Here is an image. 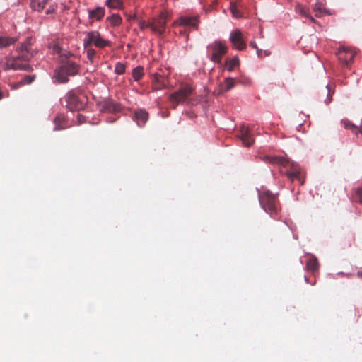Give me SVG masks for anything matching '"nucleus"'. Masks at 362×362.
I'll return each instance as SVG.
<instances>
[{
  "label": "nucleus",
  "instance_id": "27",
  "mask_svg": "<svg viewBox=\"0 0 362 362\" xmlns=\"http://www.w3.org/2000/svg\"><path fill=\"white\" fill-rule=\"evenodd\" d=\"M143 76H144V69L142 66H139L133 69L132 76H133L134 81H139L140 79H141Z\"/></svg>",
  "mask_w": 362,
  "mask_h": 362
},
{
  "label": "nucleus",
  "instance_id": "8",
  "mask_svg": "<svg viewBox=\"0 0 362 362\" xmlns=\"http://www.w3.org/2000/svg\"><path fill=\"white\" fill-rule=\"evenodd\" d=\"M168 20V15L165 13H161L158 17L152 18L151 21V30L161 35L165 30V25Z\"/></svg>",
  "mask_w": 362,
  "mask_h": 362
},
{
  "label": "nucleus",
  "instance_id": "1",
  "mask_svg": "<svg viewBox=\"0 0 362 362\" xmlns=\"http://www.w3.org/2000/svg\"><path fill=\"white\" fill-rule=\"evenodd\" d=\"M33 39L30 37L17 48V56L8 57L6 59V69L13 70L32 71V67L28 62L36 54L37 50L33 48Z\"/></svg>",
  "mask_w": 362,
  "mask_h": 362
},
{
  "label": "nucleus",
  "instance_id": "11",
  "mask_svg": "<svg viewBox=\"0 0 362 362\" xmlns=\"http://www.w3.org/2000/svg\"><path fill=\"white\" fill-rule=\"evenodd\" d=\"M286 168H288L286 175L289 179L292 181L297 180L301 185L303 184V171L298 165L289 161V164Z\"/></svg>",
  "mask_w": 362,
  "mask_h": 362
},
{
  "label": "nucleus",
  "instance_id": "30",
  "mask_svg": "<svg viewBox=\"0 0 362 362\" xmlns=\"http://www.w3.org/2000/svg\"><path fill=\"white\" fill-rule=\"evenodd\" d=\"M106 5L111 8H120L122 6L121 0H107Z\"/></svg>",
  "mask_w": 362,
  "mask_h": 362
},
{
  "label": "nucleus",
  "instance_id": "41",
  "mask_svg": "<svg viewBox=\"0 0 362 362\" xmlns=\"http://www.w3.org/2000/svg\"><path fill=\"white\" fill-rule=\"evenodd\" d=\"M256 50H257V55H258L259 57H261L262 49H260L257 48V49H256Z\"/></svg>",
  "mask_w": 362,
  "mask_h": 362
},
{
  "label": "nucleus",
  "instance_id": "28",
  "mask_svg": "<svg viewBox=\"0 0 362 362\" xmlns=\"http://www.w3.org/2000/svg\"><path fill=\"white\" fill-rule=\"evenodd\" d=\"M34 78L35 77L32 76H26L19 82L15 83L13 86L14 88H18L21 86L30 84L33 81Z\"/></svg>",
  "mask_w": 362,
  "mask_h": 362
},
{
  "label": "nucleus",
  "instance_id": "40",
  "mask_svg": "<svg viewBox=\"0 0 362 362\" xmlns=\"http://www.w3.org/2000/svg\"><path fill=\"white\" fill-rule=\"evenodd\" d=\"M250 45L253 49H257V48H258V47H257V44H256V42H255V41H251V42H250Z\"/></svg>",
  "mask_w": 362,
  "mask_h": 362
},
{
  "label": "nucleus",
  "instance_id": "4",
  "mask_svg": "<svg viewBox=\"0 0 362 362\" xmlns=\"http://www.w3.org/2000/svg\"><path fill=\"white\" fill-rule=\"evenodd\" d=\"M259 200L262 208L271 216L277 215L281 209L277 195L272 194L269 190L259 192Z\"/></svg>",
  "mask_w": 362,
  "mask_h": 362
},
{
  "label": "nucleus",
  "instance_id": "37",
  "mask_svg": "<svg viewBox=\"0 0 362 362\" xmlns=\"http://www.w3.org/2000/svg\"><path fill=\"white\" fill-rule=\"evenodd\" d=\"M107 109L110 111H117L119 110L118 105L117 104L109 103L107 104Z\"/></svg>",
  "mask_w": 362,
  "mask_h": 362
},
{
  "label": "nucleus",
  "instance_id": "15",
  "mask_svg": "<svg viewBox=\"0 0 362 362\" xmlns=\"http://www.w3.org/2000/svg\"><path fill=\"white\" fill-rule=\"evenodd\" d=\"M261 159L264 162H267L272 164H276L279 165H281L283 167L287 166L289 164V160L279 156H264L261 157Z\"/></svg>",
  "mask_w": 362,
  "mask_h": 362
},
{
  "label": "nucleus",
  "instance_id": "5",
  "mask_svg": "<svg viewBox=\"0 0 362 362\" xmlns=\"http://www.w3.org/2000/svg\"><path fill=\"white\" fill-rule=\"evenodd\" d=\"M228 47L221 41H214L207 46V54L210 59L221 63L222 57L227 53Z\"/></svg>",
  "mask_w": 362,
  "mask_h": 362
},
{
  "label": "nucleus",
  "instance_id": "12",
  "mask_svg": "<svg viewBox=\"0 0 362 362\" xmlns=\"http://www.w3.org/2000/svg\"><path fill=\"white\" fill-rule=\"evenodd\" d=\"M356 54L354 49L344 46L339 47L337 52L339 60L345 65H348L354 60Z\"/></svg>",
  "mask_w": 362,
  "mask_h": 362
},
{
  "label": "nucleus",
  "instance_id": "16",
  "mask_svg": "<svg viewBox=\"0 0 362 362\" xmlns=\"http://www.w3.org/2000/svg\"><path fill=\"white\" fill-rule=\"evenodd\" d=\"M341 123L345 129H349L350 131H351V132L355 134L358 137H359L360 135L362 136V127L359 128L358 127L354 124L352 122H351L347 119H341Z\"/></svg>",
  "mask_w": 362,
  "mask_h": 362
},
{
  "label": "nucleus",
  "instance_id": "43",
  "mask_svg": "<svg viewBox=\"0 0 362 362\" xmlns=\"http://www.w3.org/2000/svg\"><path fill=\"white\" fill-rule=\"evenodd\" d=\"M59 47H58V46H56V47L54 48V50H56V52H59Z\"/></svg>",
  "mask_w": 362,
  "mask_h": 362
},
{
  "label": "nucleus",
  "instance_id": "9",
  "mask_svg": "<svg viewBox=\"0 0 362 362\" xmlns=\"http://www.w3.org/2000/svg\"><path fill=\"white\" fill-rule=\"evenodd\" d=\"M199 23V16H183L174 21L172 23L173 27L185 26L189 27L194 30H198Z\"/></svg>",
  "mask_w": 362,
  "mask_h": 362
},
{
  "label": "nucleus",
  "instance_id": "31",
  "mask_svg": "<svg viewBox=\"0 0 362 362\" xmlns=\"http://www.w3.org/2000/svg\"><path fill=\"white\" fill-rule=\"evenodd\" d=\"M126 66L121 62H117L115 65V71L117 74L121 75L125 72Z\"/></svg>",
  "mask_w": 362,
  "mask_h": 362
},
{
  "label": "nucleus",
  "instance_id": "19",
  "mask_svg": "<svg viewBox=\"0 0 362 362\" xmlns=\"http://www.w3.org/2000/svg\"><path fill=\"white\" fill-rule=\"evenodd\" d=\"M54 124L55 131L63 130L68 127L65 117L63 115H59L54 118Z\"/></svg>",
  "mask_w": 362,
  "mask_h": 362
},
{
  "label": "nucleus",
  "instance_id": "45",
  "mask_svg": "<svg viewBox=\"0 0 362 362\" xmlns=\"http://www.w3.org/2000/svg\"><path fill=\"white\" fill-rule=\"evenodd\" d=\"M305 280L306 282H308V280L306 276H305Z\"/></svg>",
  "mask_w": 362,
  "mask_h": 362
},
{
  "label": "nucleus",
  "instance_id": "35",
  "mask_svg": "<svg viewBox=\"0 0 362 362\" xmlns=\"http://www.w3.org/2000/svg\"><path fill=\"white\" fill-rule=\"evenodd\" d=\"M139 25L140 29L144 30L146 28H150L151 29V21H140L139 23Z\"/></svg>",
  "mask_w": 362,
  "mask_h": 362
},
{
  "label": "nucleus",
  "instance_id": "22",
  "mask_svg": "<svg viewBox=\"0 0 362 362\" xmlns=\"http://www.w3.org/2000/svg\"><path fill=\"white\" fill-rule=\"evenodd\" d=\"M50 0H31L30 7L33 11L41 12Z\"/></svg>",
  "mask_w": 362,
  "mask_h": 362
},
{
  "label": "nucleus",
  "instance_id": "29",
  "mask_svg": "<svg viewBox=\"0 0 362 362\" xmlns=\"http://www.w3.org/2000/svg\"><path fill=\"white\" fill-rule=\"evenodd\" d=\"M238 7V3H236V2L230 3V12L232 13L233 16L237 18L242 17V15H241L240 12L239 11Z\"/></svg>",
  "mask_w": 362,
  "mask_h": 362
},
{
  "label": "nucleus",
  "instance_id": "14",
  "mask_svg": "<svg viewBox=\"0 0 362 362\" xmlns=\"http://www.w3.org/2000/svg\"><path fill=\"white\" fill-rule=\"evenodd\" d=\"M148 119V113L144 109H139L134 111L133 119L136 122L138 126L144 127Z\"/></svg>",
  "mask_w": 362,
  "mask_h": 362
},
{
  "label": "nucleus",
  "instance_id": "32",
  "mask_svg": "<svg viewBox=\"0 0 362 362\" xmlns=\"http://www.w3.org/2000/svg\"><path fill=\"white\" fill-rule=\"evenodd\" d=\"M323 95H326V98L324 100V102L326 104L329 103L332 101V95L330 93V89L328 86H326L325 89L322 90Z\"/></svg>",
  "mask_w": 362,
  "mask_h": 362
},
{
  "label": "nucleus",
  "instance_id": "25",
  "mask_svg": "<svg viewBox=\"0 0 362 362\" xmlns=\"http://www.w3.org/2000/svg\"><path fill=\"white\" fill-rule=\"evenodd\" d=\"M112 26H118L122 23V19L119 14H113L107 18Z\"/></svg>",
  "mask_w": 362,
  "mask_h": 362
},
{
  "label": "nucleus",
  "instance_id": "7",
  "mask_svg": "<svg viewBox=\"0 0 362 362\" xmlns=\"http://www.w3.org/2000/svg\"><path fill=\"white\" fill-rule=\"evenodd\" d=\"M66 107L70 111H80L83 110L86 103L81 100L74 90H70L64 97Z\"/></svg>",
  "mask_w": 362,
  "mask_h": 362
},
{
  "label": "nucleus",
  "instance_id": "18",
  "mask_svg": "<svg viewBox=\"0 0 362 362\" xmlns=\"http://www.w3.org/2000/svg\"><path fill=\"white\" fill-rule=\"evenodd\" d=\"M105 16V8L103 7H97L93 10L88 11V17L94 21H100Z\"/></svg>",
  "mask_w": 362,
  "mask_h": 362
},
{
  "label": "nucleus",
  "instance_id": "21",
  "mask_svg": "<svg viewBox=\"0 0 362 362\" xmlns=\"http://www.w3.org/2000/svg\"><path fill=\"white\" fill-rule=\"evenodd\" d=\"M166 87L165 78L158 74H156L153 80V89L158 90Z\"/></svg>",
  "mask_w": 362,
  "mask_h": 362
},
{
  "label": "nucleus",
  "instance_id": "39",
  "mask_svg": "<svg viewBox=\"0 0 362 362\" xmlns=\"http://www.w3.org/2000/svg\"><path fill=\"white\" fill-rule=\"evenodd\" d=\"M77 118H78V119L79 123H82V122H84L85 117H84V116H83L82 115H81V114H78V115H77Z\"/></svg>",
  "mask_w": 362,
  "mask_h": 362
},
{
  "label": "nucleus",
  "instance_id": "24",
  "mask_svg": "<svg viewBox=\"0 0 362 362\" xmlns=\"http://www.w3.org/2000/svg\"><path fill=\"white\" fill-rule=\"evenodd\" d=\"M296 13L300 14L303 17H306L310 20L313 23H315V21L313 16L310 15L308 9L300 4H298L295 8Z\"/></svg>",
  "mask_w": 362,
  "mask_h": 362
},
{
  "label": "nucleus",
  "instance_id": "20",
  "mask_svg": "<svg viewBox=\"0 0 362 362\" xmlns=\"http://www.w3.org/2000/svg\"><path fill=\"white\" fill-rule=\"evenodd\" d=\"M305 267L308 272H310L314 274L316 272L318 271L319 269V263L317 259L315 256L312 255L308 259Z\"/></svg>",
  "mask_w": 362,
  "mask_h": 362
},
{
  "label": "nucleus",
  "instance_id": "13",
  "mask_svg": "<svg viewBox=\"0 0 362 362\" xmlns=\"http://www.w3.org/2000/svg\"><path fill=\"white\" fill-rule=\"evenodd\" d=\"M230 41L238 50H243L246 48V44L243 39V34L240 30H235L230 33Z\"/></svg>",
  "mask_w": 362,
  "mask_h": 362
},
{
  "label": "nucleus",
  "instance_id": "36",
  "mask_svg": "<svg viewBox=\"0 0 362 362\" xmlns=\"http://www.w3.org/2000/svg\"><path fill=\"white\" fill-rule=\"evenodd\" d=\"M354 199L356 201L362 204V188H358L356 189Z\"/></svg>",
  "mask_w": 362,
  "mask_h": 362
},
{
  "label": "nucleus",
  "instance_id": "10",
  "mask_svg": "<svg viewBox=\"0 0 362 362\" xmlns=\"http://www.w3.org/2000/svg\"><path fill=\"white\" fill-rule=\"evenodd\" d=\"M238 137L245 147H250L255 142V137L251 129L245 125H241L239 127Z\"/></svg>",
  "mask_w": 362,
  "mask_h": 362
},
{
  "label": "nucleus",
  "instance_id": "3",
  "mask_svg": "<svg viewBox=\"0 0 362 362\" xmlns=\"http://www.w3.org/2000/svg\"><path fill=\"white\" fill-rule=\"evenodd\" d=\"M194 89L189 85H186L169 95V101L172 107L175 109L179 104L187 103L188 105L193 106L197 104L198 100L190 98Z\"/></svg>",
  "mask_w": 362,
  "mask_h": 362
},
{
  "label": "nucleus",
  "instance_id": "6",
  "mask_svg": "<svg viewBox=\"0 0 362 362\" xmlns=\"http://www.w3.org/2000/svg\"><path fill=\"white\" fill-rule=\"evenodd\" d=\"M86 37L83 39V45L85 48L90 47L93 44L96 47L104 48L110 45V41L101 37L98 31L93 30L86 33Z\"/></svg>",
  "mask_w": 362,
  "mask_h": 362
},
{
  "label": "nucleus",
  "instance_id": "38",
  "mask_svg": "<svg viewBox=\"0 0 362 362\" xmlns=\"http://www.w3.org/2000/svg\"><path fill=\"white\" fill-rule=\"evenodd\" d=\"M57 9L56 5H52L49 6V8L46 11V14H51L52 13H54Z\"/></svg>",
  "mask_w": 362,
  "mask_h": 362
},
{
  "label": "nucleus",
  "instance_id": "23",
  "mask_svg": "<svg viewBox=\"0 0 362 362\" xmlns=\"http://www.w3.org/2000/svg\"><path fill=\"white\" fill-rule=\"evenodd\" d=\"M18 41V38L8 36L0 37V48H6L15 44Z\"/></svg>",
  "mask_w": 362,
  "mask_h": 362
},
{
  "label": "nucleus",
  "instance_id": "33",
  "mask_svg": "<svg viewBox=\"0 0 362 362\" xmlns=\"http://www.w3.org/2000/svg\"><path fill=\"white\" fill-rule=\"evenodd\" d=\"M86 49L88 59L90 61V62H93V59L95 55V51L90 47H88Z\"/></svg>",
  "mask_w": 362,
  "mask_h": 362
},
{
  "label": "nucleus",
  "instance_id": "42",
  "mask_svg": "<svg viewBox=\"0 0 362 362\" xmlns=\"http://www.w3.org/2000/svg\"><path fill=\"white\" fill-rule=\"evenodd\" d=\"M357 276H358L359 278H361V279H362V272H358Z\"/></svg>",
  "mask_w": 362,
  "mask_h": 362
},
{
  "label": "nucleus",
  "instance_id": "17",
  "mask_svg": "<svg viewBox=\"0 0 362 362\" xmlns=\"http://www.w3.org/2000/svg\"><path fill=\"white\" fill-rule=\"evenodd\" d=\"M313 12L315 13V16L317 18H320L323 15H330V12L329 10L326 8L325 4L322 1H318L315 4L313 7Z\"/></svg>",
  "mask_w": 362,
  "mask_h": 362
},
{
  "label": "nucleus",
  "instance_id": "26",
  "mask_svg": "<svg viewBox=\"0 0 362 362\" xmlns=\"http://www.w3.org/2000/svg\"><path fill=\"white\" fill-rule=\"evenodd\" d=\"M239 59L238 57H234L233 58L228 59L226 61V69L229 71H232L234 68L239 65Z\"/></svg>",
  "mask_w": 362,
  "mask_h": 362
},
{
  "label": "nucleus",
  "instance_id": "2",
  "mask_svg": "<svg viewBox=\"0 0 362 362\" xmlns=\"http://www.w3.org/2000/svg\"><path fill=\"white\" fill-rule=\"evenodd\" d=\"M80 71V65L70 59H62L59 65L55 69L54 78L59 83H66L69 77L77 75Z\"/></svg>",
  "mask_w": 362,
  "mask_h": 362
},
{
  "label": "nucleus",
  "instance_id": "34",
  "mask_svg": "<svg viewBox=\"0 0 362 362\" xmlns=\"http://www.w3.org/2000/svg\"><path fill=\"white\" fill-rule=\"evenodd\" d=\"M225 83L226 86V90H229L235 86V80L233 78H227L225 80Z\"/></svg>",
  "mask_w": 362,
  "mask_h": 362
},
{
  "label": "nucleus",
  "instance_id": "44",
  "mask_svg": "<svg viewBox=\"0 0 362 362\" xmlns=\"http://www.w3.org/2000/svg\"><path fill=\"white\" fill-rule=\"evenodd\" d=\"M185 30H180V34H185Z\"/></svg>",
  "mask_w": 362,
  "mask_h": 362
}]
</instances>
